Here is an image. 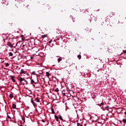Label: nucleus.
Masks as SVG:
<instances>
[{"mask_svg":"<svg viewBox=\"0 0 126 126\" xmlns=\"http://www.w3.org/2000/svg\"><path fill=\"white\" fill-rule=\"evenodd\" d=\"M55 118L57 122H59V117L57 115H55Z\"/></svg>","mask_w":126,"mask_h":126,"instance_id":"ddd939ff","label":"nucleus"},{"mask_svg":"<svg viewBox=\"0 0 126 126\" xmlns=\"http://www.w3.org/2000/svg\"><path fill=\"white\" fill-rule=\"evenodd\" d=\"M7 117H8V119H10V117H9V116L7 115Z\"/></svg>","mask_w":126,"mask_h":126,"instance_id":"72a5a7b5","label":"nucleus"},{"mask_svg":"<svg viewBox=\"0 0 126 126\" xmlns=\"http://www.w3.org/2000/svg\"><path fill=\"white\" fill-rule=\"evenodd\" d=\"M46 76H47V77H49V76H50V73L49 72H46Z\"/></svg>","mask_w":126,"mask_h":126,"instance_id":"2eb2a0df","label":"nucleus"},{"mask_svg":"<svg viewBox=\"0 0 126 126\" xmlns=\"http://www.w3.org/2000/svg\"><path fill=\"white\" fill-rule=\"evenodd\" d=\"M31 103H32V104L34 106V107H35V106H36V103H35V102H34L33 98H31Z\"/></svg>","mask_w":126,"mask_h":126,"instance_id":"423d86ee","label":"nucleus"},{"mask_svg":"<svg viewBox=\"0 0 126 126\" xmlns=\"http://www.w3.org/2000/svg\"><path fill=\"white\" fill-rule=\"evenodd\" d=\"M5 65L6 67L9 66V64L8 63H5Z\"/></svg>","mask_w":126,"mask_h":126,"instance_id":"5701e85b","label":"nucleus"},{"mask_svg":"<svg viewBox=\"0 0 126 126\" xmlns=\"http://www.w3.org/2000/svg\"><path fill=\"white\" fill-rule=\"evenodd\" d=\"M11 79L13 81V82H15V80H14V76H11Z\"/></svg>","mask_w":126,"mask_h":126,"instance_id":"9d476101","label":"nucleus"},{"mask_svg":"<svg viewBox=\"0 0 126 126\" xmlns=\"http://www.w3.org/2000/svg\"><path fill=\"white\" fill-rule=\"evenodd\" d=\"M12 108H13V109H16V104L13 103L12 104Z\"/></svg>","mask_w":126,"mask_h":126,"instance_id":"4468645a","label":"nucleus"},{"mask_svg":"<svg viewBox=\"0 0 126 126\" xmlns=\"http://www.w3.org/2000/svg\"><path fill=\"white\" fill-rule=\"evenodd\" d=\"M77 126H82V125H81V124H80L79 123H77Z\"/></svg>","mask_w":126,"mask_h":126,"instance_id":"cd10ccee","label":"nucleus"},{"mask_svg":"<svg viewBox=\"0 0 126 126\" xmlns=\"http://www.w3.org/2000/svg\"><path fill=\"white\" fill-rule=\"evenodd\" d=\"M106 21H109V20H108V19H106Z\"/></svg>","mask_w":126,"mask_h":126,"instance_id":"c9c22d12","label":"nucleus"},{"mask_svg":"<svg viewBox=\"0 0 126 126\" xmlns=\"http://www.w3.org/2000/svg\"><path fill=\"white\" fill-rule=\"evenodd\" d=\"M7 46H8V47H13V45H12L10 42H8L7 43Z\"/></svg>","mask_w":126,"mask_h":126,"instance_id":"6e6552de","label":"nucleus"},{"mask_svg":"<svg viewBox=\"0 0 126 126\" xmlns=\"http://www.w3.org/2000/svg\"><path fill=\"white\" fill-rule=\"evenodd\" d=\"M58 63H60V62H62V58H60L58 59Z\"/></svg>","mask_w":126,"mask_h":126,"instance_id":"412c9836","label":"nucleus"},{"mask_svg":"<svg viewBox=\"0 0 126 126\" xmlns=\"http://www.w3.org/2000/svg\"><path fill=\"white\" fill-rule=\"evenodd\" d=\"M34 100L35 101V102H37L38 103L40 102V99H39V97L35 98Z\"/></svg>","mask_w":126,"mask_h":126,"instance_id":"9b49d317","label":"nucleus"},{"mask_svg":"<svg viewBox=\"0 0 126 126\" xmlns=\"http://www.w3.org/2000/svg\"><path fill=\"white\" fill-rule=\"evenodd\" d=\"M69 94H70V96H73L72 94H75V93L72 91H69Z\"/></svg>","mask_w":126,"mask_h":126,"instance_id":"39448f33","label":"nucleus"},{"mask_svg":"<svg viewBox=\"0 0 126 126\" xmlns=\"http://www.w3.org/2000/svg\"><path fill=\"white\" fill-rule=\"evenodd\" d=\"M52 114H55V111L54 110V108L51 107Z\"/></svg>","mask_w":126,"mask_h":126,"instance_id":"f3484780","label":"nucleus"},{"mask_svg":"<svg viewBox=\"0 0 126 126\" xmlns=\"http://www.w3.org/2000/svg\"><path fill=\"white\" fill-rule=\"evenodd\" d=\"M1 3H3V4H5L6 5L8 4V1L7 0H2Z\"/></svg>","mask_w":126,"mask_h":126,"instance_id":"7ed1b4c3","label":"nucleus"},{"mask_svg":"<svg viewBox=\"0 0 126 126\" xmlns=\"http://www.w3.org/2000/svg\"><path fill=\"white\" fill-rule=\"evenodd\" d=\"M77 58L79 59V60H80L81 59V55H78Z\"/></svg>","mask_w":126,"mask_h":126,"instance_id":"4be33fe9","label":"nucleus"},{"mask_svg":"<svg viewBox=\"0 0 126 126\" xmlns=\"http://www.w3.org/2000/svg\"><path fill=\"white\" fill-rule=\"evenodd\" d=\"M9 57H12V56H13V53H12V52H9Z\"/></svg>","mask_w":126,"mask_h":126,"instance_id":"a211bd4d","label":"nucleus"},{"mask_svg":"<svg viewBox=\"0 0 126 126\" xmlns=\"http://www.w3.org/2000/svg\"><path fill=\"white\" fill-rule=\"evenodd\" d=\"M60 120H61V121H63V117H62L61 115H59V117Z\"/></svg>","mask_w":126,"mask_h":126,"instance_id":"dca6fc26","label":"nucleus"},{"mask_svg":"<svg viewBox=\"0 0 126 126\" xmlns=\"http://www.w3.org/2000/svg\"><path fill=\"white\" fill-rule=\"evenodd\" d=\"M9 97L11 98V99H12V98H13V94H10L9 95Z\"/></svg>","mask_w":126,"mask_h":126,"instance_id":"aec40b11","label":"nucleus"},{"mask_svg":"<svg viewBox=\"0 0 126 126\" xmlns=\"http://www.w3.org/2000/svg\"><path fill=\"white\" fill-rule=\"evenodd\" d=\"M123 53H124L125 54H126V50H124V51H123Z\"/></svg>","mask_w":126,"mask_h":126,"instance_id":"c756f323","label":"nucleus"},{"mask_svg":"<svg viewBox=\"0 0 126 126\" xmlns=\"http://www.w3.org/2000/svg\"><path fill=\"white\" fill-rule=\"evenodd\" d=\"M31 83H34V80H31Z\"/></svg>","mask_w":126,"mask_h":126,"instance_id":"c85d7f7f","label":"nucleus"},{"mask_svg":"<svg viewBox=\"0 0 126 126\" xmlns=\"http://www.w3.org/2000/svg\"><path fill=\"white\" fill-rule=\"evenodd\" d=\"M62 94L63 95V96H65V93L64 92H62Z\"/></svg>","mask_w":126,"mask_h":126,"instance_id":"a878e982","label":"nucleus"},{"mask_svg":"<svg viewBox=\"0 0 126 126\" xmlns=\"http://www.w3.org/2000/svg\"><path fill=\"white\" fill-rule=\"evenodd\" d=\"M33 74H35V72H32Z\"/></svg>","mask_w":126,"mask_h":126,"instance_id":"4c0bfd02","label":"nucleus"},{"mask_svg":"<svg viewBox=\"0 0 126 126\" xmlns=\"http://www.w3.org/2000/svg\"><path fill=\"white\" fill-rule=\"evenodd\" d=\"M92 97H93V98H95V95H94Z\"/></svg>","mask_w":126,"mask_h":126,"instance_id":"e433bc0d","label":"nucleus"},{"mask_svg":"<svg viewBox=\"0 0 126 126\" xmlns=\"http://www.w3.org/2000/svg\"><path fill=\"white\" fill-rule=\"evenodd\" d=\"M32 60H33V57H31Z\"/></svg>","mask_w":126,"mask_h":126,"instance_id":"58836bf2","label":"nucleus"},{"mask_svg":"<svg viewBox=\"0 0 126 126\" xmlns=\"http://www.w3.org/2000/svg\"><path fill=\"white\" fill-rule=\"evenodd\" d=\"M42 38L44 39V38H46V37H48V34L42 35L41 36Z\"/></svg>","mask_w":126,"mask_h":126,"instance_id":"f8f14e48","label":"nucleus"},{"mask_svg":"<svg viewBox=\"0 0 126 126\" xmlns=\"http://www.w3.org/2000/svg\"><path fill=\"white\" fill-rule=\"evenodd\" d=\"M62 92H64H64H65V90H63Z\"/></svg>","mask_w":126,"mask_h":126,"instance_id":"2f4dec72","label":"nucleus"},{"mask_svg":"<svg viewBox=\"0 0 126 126\" xmlns=\"http://www.w3.org/2000/svg\"><path fill=\"white\" fill-rule=\"evenodd\" d=\"M27 47V46L26 45H23V48L24 49V50H25V49Z\"/></svg>","mask_w":126,"mask_h":126,"instance_id":"6ab92c4d","label":"nucleus"},{"mask_svg":"<svg viewBox=\"0 0 126 126\" xmlns=\"http://www.w3.org/2000/svg\"><path fill=\"white\" fill-rule=\"evenodd\" d=\"M22 39L23 41H24V39H25V38L24 37H22Z\"/></svg>","mask_w":126,"mask_h":126,"instance_id":"7c9ffc66","label":"nucleus"},{"mask_svg":"<svg viewBox=\"0 0 126 126\" xmlns=\"http://www.w3.org/2000/svg\"><path fill=\"white\" fill-rule=\"evenodd\" d=\"M49 43H51V41H49Z\"/></svg>","mask_w":126,"mask_h":126,"instance_id":"a19ab883","label":"nucleus"},{"mask_svg":"<svg viewBox=\"0 0 126 126\" xmlns=\"http://www.w3.org/2000/svg\"><path fill=\"white\" fill-rule=\"evenodd\" d=\"M123 121L124 123V124H126V119H123Z\"/></svg>","mask_w":126,"mask_h":126,"instance_id":"b1692460","label":"nucleus"},{"mask_svg":"<svg viewBox=\"0 0 126 126\" xmlns=\"http://www.w3.org/2000/svg\"><path fill=\"white\" fill-rule=\"evenodd\" d=\"M20 82L23 85H25L28 84L27 81L25 80V79H24V78H20Z\"/></svg>","mask_w":126,"mask_h":126,"instance_id":"f257e3e1","label":"nucleus"},{"mask_svg":"<svg viewBox=\"0 0 126 126\" xmlns=\"http://www.w3.org/2000/svg\"><path fill=\"white\" fill-rule=\"evenodd\" d=\"M125 115H126V112H125Z\"/></svg>","mask_w":126,"mask_h":126,"instance_id":"ea45409f","label":"nucleus"},{"mask_svg":"<svg viewBox=\"0 0 126 126\" xmlns=\"http://www.w3.org/2000/svg\"><path fill=\"white\" fill-rule=\"evenodd\" d=\"M98 106H99V107H101V106H102V105H103V103L101 102L100 104H97Z\"/></svg>","mask_w":126,"mask_h":126,"instance_id":"393cba45","label":"nucleus"},{"mask_svg":"<svg viewBox=\"0 0 126 126\" xmlns=\"http://www.w3.org/2000/svg\"><path fill=\"white\" fill-rule=\"evenodd\" d=\"M20 73H21V74H26V72L25 71H24V70L22 69V70H21Z\"/></svg>","mask_w":126,"mask_h":126,"instance_id":"0eeeda50","label":"nucleus"},{"mask_svg":"<svg viewBox=\"0 0 126 126\" xmlns=\"http://www.w3.org/2000/svg\"><path fill=\"white\" fill-rule=\"evenodd\" d=\"M89 20H90V23H91V21H92V20L91 19H89Z\"/></svg>","mask_w":126,"mask_h":126,"instance_id":"f704fd0d","label":"nucleus"},{"mask_svg":"<svg viewBox=\"0 0 126 126\" xmlns=\"http://www.w3.org/2000/svg\"><path fill=\"white\" fill-rule=\"evenodd\" d=\"M109 15H110V16L111 17H112V16H114V15H115V13H114V12H110Z\"/></svg>","mask_w":126,"mask_h":126,"instance_id":"1a4fd4ad","label":"nucleus"},{"mask_svg":"<svg viewBox=\"0 0 126 126\" xmlns=\"http://www.w3.org/2000/svg\"><path fill=\"white\" fill-rule=\"evenodd\" d=\"M55 92H59V89L58 88L56 89Z\"/></svg>","mask_w":126,"mask_h":126,"instance_id":"bb28decb","label":"nucleus"},{"mask_svg":"<svg viewBox=\"0 0 126 126\" xmlns=\"http://www.w3.org/2000/svg\"><path fill=\"white\" fill-rule=\"evenodd\" d=\"M33 51H34L35 53H38V52H39V48H38V47H34L33 48Z\"/></svg>","mask_w":126,"mask_h":126,"instance_id":"20e7f679","label":"nucleus"},{"mask_svg":"<svg viewBox=\"0 0 126 126\" xmlns=\"http://www.w3.org/2000/svg\"><path fill=\"white\" fill-rule=\"evenodd\" d=\"M2 37H3V41H5V40H7L8 37L6 36L5 34H2Z\"/></svg>","mask_w":126,"mask_h":126,"instance_id":"f03ea898","label":"nucleus"},{"mask_svg":"<svg viewBox=\"0 0 126 126\" xmlns=\"http://www.w3.org/2000/svg\"><path fill=\"white\" fill-rule=\"evenodd\" d=\"M42 123H45V121H44V120H42Z\"/></svg>","mask_w":126,"mask_h":126,"instance_id":"473e14b6","label":"nucleus"}]
</instances>
